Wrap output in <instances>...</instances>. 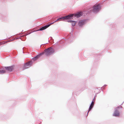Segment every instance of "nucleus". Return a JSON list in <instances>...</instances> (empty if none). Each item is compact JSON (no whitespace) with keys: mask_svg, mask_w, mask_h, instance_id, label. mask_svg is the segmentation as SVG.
Instances as JSON below:
<instances>
[{"mask_svg":"<svg viewBox=\"0 0 124 124\" xmlns=\"http://www.w3.org/2000/svg\"><path fill=\"white\" fill-rule=\"evenodd\" d=\"M103 89H104V87H103Z\"/></svg>","mask_w":124,"mask_h":124,"instance_id":"obj_25","label":"nucleus"},{"mask_svg":"<svg viewBox=\"0 0 124 124\" xmlns=\"http://www.w3.org/2000/svg\"><path fill=\"white\" fill-rule=\"evenodd\" d=\"M122 108V106H118L115 108L113 116L116 117H119L120 114V111Z\"/></svg>","mask_w":124,"mask_h":124,"instance_id":"obj_3","label":"nucleus"},{"mask_svg":"<svg viewBox=\"0 0 124 124\" xmlns=\"http://www.w3.org/2000/svg\"><path fill=\"white\" fill-rule=\"evenodd\" d=\"M15 39H10V40H11V41H13Z\"/></svg>","mask_w":124,"mask_h":124,"instance_id":"obj_19","label":"nucleus"},{"mask_svg":"<svg viewBox=\"0 0 124 124\" xmlns=\"http://www.w3.org/2000/svg\"><path fill=\"white\" fill-rule=\"evenodd\" d=\"M73 38V36H71L70 37L68 38V39L65 38V39L64 40L65 41H68V42H70V41H71L72 39V38Z\"/></svg>","mask_w":124,"mask_h":124,"instance_id":"obj_14","label":"nucleus"},{"mask_svg":"<svg viewBox=\"0 0 124 124\" xmlns=\"http://www.w3.org/2000/svg\"><path fill=\"white\" fill-rule=\"evenodd\" d=\"M68 16V15L62 17L58 19L53 23H50L51 25L52 24L54 23L55 22L58 21H62V20H63V21H65V20L69 19V18H70Z\"/></svg>","mask_w":124,"mask_h":124,"instance_id":"obj_6","label":"nucleus"},{"mask_svg":"<svg viewBox=\"0 0 124 124\" xmlns=\"http://www.w3.org/2000/svg\"><path fill=\"white\" fill-rule=\"evenodd\" d=\"M93 11L95 13L98 12L101 8V6L100 4L95 5L93 7Z\"/></svg>","mask_w":124,"mask_h":124,"instance_id":"obj_4","label":"nucleus"},{"mask_svg":"<svg viewBox=\"0 0 124 124\" xmlns=\"http://www.w3.org/2000/svg\"><path fill=\"white\" fill-rule=\"evenodd\" d=\"M5 68L6 70L8 72H11L12 71L13 69V66L5 67Z\"/></svg>","mask_w":124,"mask_h":124,"instance_id":"obj_9","label":"nucleus"},{"mask_svg":"<svg viewBox=\"0 0 124 124\" xmlns=\"http://www.w3.org/2000/svg\"><path fill=\"white\" fill-rule=\"evenodd\" d=\"M33 32H31L30 33H29L28 34V33H26L24 35V40L22 39L21 38H20L21 37H18V38H16V39H21V40H23V41L25 40V39H26V37H25V36H26V35H28V34H30L31 33H32Z\"/></svg>","mask_w":124,"mask_h":124,"instance_id":"obj_12","label":"nucleus"},{"mask_svg":"<svg viewBox=\"0 0 124 124\" xmlns=\"http://www.w3.org/2000/svg\"><path fill=\"white\" fill-rule=\"evenodd\" d=\"M10 41H11V40H8L6 42V43H7L8 42H10Z\"/></svg>","mask_w":124,"mask_h":124,"instance_id":"obj_17","label":"nucleus"},{"mask_svg":"<svg viewBox=\"0 0 124 124\" xmlns=\"http://www.w3.org/2000/svg\"><path fill=\"white\" fill-rule=\"evenodd\" d=\"M102 87H101V88H100L101 89V90H102Z\"/></svg>","mask_w":124,"mask_h":124,"instance_id":"obj_23","label":"nucleus"},{"mask_svg":"<svg viewBox=\"0 0 124 124\" xmlns=\"http://www.w3.org/2000/svg\"><path fill=\"white\" fill-rule=\"evenodd\" d=\"M87 20L86 19L80 20L78 23V25L79 27L81 28L83 27V26L85 24Z\"/></svg>","mask_w":124,"mask_h":124,"instance_id":"obj_5","label":"nucleus"},{"mask_svg":"<svg viewBox=\"0 0 124 124\" xmlns=\"http://www.w3.org/2000/svg\"><path fill=\"white\" fill-rule=\"evenodd\" d=\"M32 63V61H30L24 63L23 69H26L29 68L31 66Z\"/></svg>","mask_w":124,"mask_h":124,"instance_id":"obj_7","label":"nucleus"},{"mask_svg":"<svg viewBox=\"0 0 124 124\" xmlns=\"http://www.w3.org/2000/svg\"><path fill=\"white\" fill-rule=\"evenodd\" d=\"M2 43V42H0V45H1V44H4V43Z\"/></svg>","mask_w":124,"mask_h":124,"instance_id":"obj_20","label":"nucleus"},{"mask_svg":"<svg viewBox=\"0 0 124 124\" xmlns=\"http://www.w3.org/2000/svg\"><path fill=\"white\" fill-rule=\"evenodd\" d=\"M107 85H104L103 86V87H104V86H107Z\"/></svg>","mask_w":124,"mask_h":124,"instance_id":"obj_21","label":"nucleus"},{"mask_svg":"<svg viewBox=\"0 0 124 124\" xmlns=\"http://www.w3.org/2000/svg\"><path fill=\"white\" fill-rule=\"evenodd\" d=\"M94 99H93V100L92 101L91 103V104H93L94 105Z\"/></svg>","mask_w":124,"mask_h":124,"instance_id":"obj_16","label":"nucleus"},{"mask_svg":"<svg viewBox=\"0 0 124 124\" xmlns=\"http://www.w3.org/2000/svg\"><path fill=\"white\" fill-rule=\"evenodd\" d=\"M22 33H19L18 34H17V35H22Z\"/></svg>","mask_w":124,"mask_h":124,"instance_id":"obj_18","label":"nucleus"},{"mask_svg":"<svg viewBox=\"0 0 124 124\" xmlns=\"http://www.w3.org/2000/svg\"><path fill=\"white\" fill-rule=\"evenodd\" d=\"M67 22L71 23V25L72 26H74L75 25L76 23H77L76 21H75L73 20H69L67 21Z\"/></svg>","mask_w":124,"mask_h":124,"instance_id":"obj_11","label":"nucleus"},{"mask_svg":"<svg viewBox=\"0 0 124 124\" xmlns=\"http://www.w3.org/2000/svg\"><path fill=\"white\" fill-rule=\"evenodd\" d=\"M6 72V71L5 70H0V74H2L4 73H5Z\"/></svg>","mask_w":124,"mask_h":124,"instance_id":"obj_15","label":"nucleus"},{"mask_svg":"<svg viewBox=\"0 0 124 124\" xmlns=\"http://www.w3.org/2000/svg\"><path fill=\"white\" fill-rule=\"evenodd\" d=\"M43 55V53H40L38 55H36V56L34 57L32 59L35 61L37 60L38 58H39L41 56Z\"/></svg>","mask_w":124,"mask_h":124,"instance_id":"obj_10","label":"nucleus"},{"mask_svg":"<svg viewBox=\"0 0 124 124\" xmlns=\"http://www.w3.org/2000/svg\"><path fill=\"white\" fill-rule=\"evenodd\" d=\"M82 13L81 12H79L75 13L70 14L68 15L70 18H69V20H71L73 19V18L76 17L79 18L82 16Z\"/></svg>","mask_w":124,"mask_h":124,"instance_id":"obj_2","label":"nucleus"},{"mask_svg":"<svg viewBox=\"0 0 124 124\" xmlns=\"http://www.w3.org/2000/svg\"><path fill=\"white\" fill-rule=\"evenodd\" d=\"M51 25V24H50V23L49 24H48L46 25H45L44 26L40 28L38 30H37L36 31H43V30H44L46 29L48 27H49Z\"/></svg>","mask_w":124,"mask_h":124,"instance_id":"obj_8","label":"nucleus"},{"mask_svg":"<svg viewBox=\"0 0 124 124\" xmlns=\"http://www.w3.org/2000/svg\"><path fill=\"white\" fill-rule=\"evenodd\" d=\"M6 43V42H5V43Z\"/></svg>","mask_w":124,"mask_h":124,"instance_id":"obj_26","label":"nucleus"},{"mask_svg":"<svg viewBox=\"0 0 124 124\" xmlns=\"http://www.w3.org/2000/svg\"><path fill=\"white\" fill-rule=\"evenodd\" d=\"M55 52L52 46L50 47L47 48L45 49L44 51L42 52L43 55L45 54L46 56H49L53 54Z\"/></svg>","mask_w":124,"mask_h":124,"instance_id":"obj_1","label":"nucleus"},{"mask_svg":"<svg viewBox=\"0 0 124 124\" xmlns=\"http://www.w3.org/2000/svg\"><path fill=\"white\" fill-rule=\"evenodd\" d=\"M58 44V42H57L55 44Z\"/></svg>","mask_w":124,"mask_h":124,"instance_id":"obj_22","label":"nucleus"},{"mask_svg":"<svg viewBox=\"0 0 124 124\" xmlns=\"http://www.w3.org/2000/svg\"><path fill=\"white\" fill-rule=\"evenodd\" d=\"M94 106V105L92 104H91L89 108L88 112H87V114L86 116H88V113L93 108Z\"/></svg>","mask_w":124,"mask_h":124,"instance_id":"obj_13","label":"nucleus"},{"mask_svg":"<svg viewBox=\"0 0 124 124\" xmlns=\"http://www.w3.org/2000/svg\"><path fill=\"white\" fill-rule=\"evenodd\" d=\"M50 38H51V39H53L51 37H50Z\"/></svg>","mask_w":124,"mask_h":124,"instance_id":"obj_24","label":"nucleus"}]
</instances>
